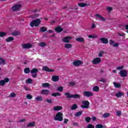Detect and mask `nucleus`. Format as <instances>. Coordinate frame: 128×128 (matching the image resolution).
Instances as JSON below:
<instances>
[{
	"label": "nucleus",
	"mask_w": 128,
	"mask_h": 128,
	"mask_svg": "<svg viewBox=\"0 0 128 128\" xmlns=\"http://www.w3.org/2000/svg\"><path fill=\"white\" fill-rule=\"evenodd\" d=\"M41 22H42V20H40V18L35 19L30 22V26L32 28H34V26L38 27L40 26V24Z\"/></svg>",
	"instance_id": "nucleus-1"
},
{
	"label": "nucleus",
	"mask_w": 128,
	"mask_h": 128,
	"mask_svg": "<svg viewBox=\"0 0 128 128\" xmlns=\"http://www.w3.org/2000/svg\"><path fill=\"white\" fill-rule=\"evenodd\" d=\"M64 94L66 96V98H77L78 100L80 98V95L78 94H70V92H66Z\"/></svg>",
	"instance_id": "nucleus-2"
},
{
	"label": "nucleus",
	"mask_w": 128,
	"mask_h": 128,
	"mask_svg": "<svg viewBox=\"0 0 128 128\" xmlns=\"http://www.w3.org/2000/svg\"><path fill=\"white\" fill-rule=\"evenodd\" d=\"M63 114L62 112H59L56 114L54 117V120H58V122H62L64 118L62 117Z\"/></svg>",
	"instance_id": "nucleus-3"
},
{
	"label": "nucleus",
	"mask_w": 128,
	"mask_h": 128,
	"mask_svg": "<svg viewBox=\"0 0 128 128\" xmlns=\"http://www.w3.org/2000/svg\"><path fill=\"white\" fill-rule=\"evenodd\" d=\"M119 74L121 78H126L128 76V70H122L120 71Z\"/></svg>",
	"instance_id": "nucleus-4"
},
{
	"label": "nucleus",
	"mask_w": 128,
	"mask_h": 128,
	"mask_svg": "<svg viewBox=\"0 0 128 128\" xmlns=\"http://www.w3.org/2000/svg\"><path fill=\"white\" fill-rule=\"evenodd\" d=\"M82 104H84V105L81 106V108H90V102L88 100H84L82 102Z\"/></svg>",
	"instance_id": "nucleus-5"
},
{
	"label": "nucleus",
	"mask_w": 128,
	"mask_h": 128,
	"mask_svg": "<svg viewBox=\"0 0 128 128\" xmlns=\"http://www.w3.org/2000/svg\"><path fill=\"white\" fill-rule=\"evenodd\" d=\"M22 8V5L20 4H14L12 8V10L13 12H18Z\"/></svg>",
	"instance_id": "nucleus-6"
},
{
	"label": "nucleus",
	"mask_w": 128,
	"mask_h": 128,
	"mask_svg": "<svg viewBox=\"0 0 128 128\" xmlns=\"http://www.w3.org/2000/svg\"><path fill=\"white\" fill-rule=\"evenodd\" d=\"M30 72L32 74V78H36L37 76V74L38 72V68H34L30 70Z\"/></svg>",
	"instance_id": "nucleus-7"
},
{
	"label": "nucleus",
	"mask_w": 128,
	"mask_h": 128,
	"mask_svg": "<svg viewBox=\"0 0 128 128\" xmlns=\"http://www.w3.org/2000/svg\"><path fill=\"white\" fill-rule=\"evenodd\" d=\"M82 64H84V62L80 60H76L72 62L74 66H82Z\"/></svg>",
	"instance_id": "nucleus-8"
},
{
	"label": "nucleus",
	"mask_w": 128,
	"mask_h": 128,
	"mask_svg": "<svg viewBox=\"0 0 128 128\" xmlns=\"http://www.w3.org/2000/svg\"><path fill=\"white\" fill-rule=\"evenodd\" d=\"M22 48L24 50H28V48H32V45L30 44H22Z\"/></svg>",
	"instance_id": "nucleus-9"
},
{
	"label": "nucleus",
	"mask_w": 128,
	"mask_h": 128,
	"mask_svg": "<svg viewBox=\"0 0 128 128\" xmlns=\"http://www.w3.org/2000/svg\"><path fill=\"white\" fill-rule=\"evenodd\" d=\"M102 62V59L100 58H94L92 62L94 64H98Z\"/></svg>",
	"instance_id": "nucleus-10"
},
{
	"label": "nucleus",
	"mask_w": 128,
	"mask_h": 128,
	"mask_svg": "<svg viewBox=\"0 0 128 128\" xmlns=\"http://www.w3.org/2000/svg\"><path fill=\"white\" fill-rule=\"evenodd\" d=\"M83 94L84 96H87L88 98H90V96H94V93L90 91H85L83 92Z\"/></svg>",
	"instance_id": "nucleus-11"
},
{
	"label": "nucleus",
	"mask_w": 128,
	"mask_h": 128,
	"mask_svg": "<svg viewBox=\"0 0 128 128\" xmlns=\"http://www.w3.org/2000/svg\"><path fill=\"white\" fill-rule=\"evenodd\" d=\"M10 82V78H6L3 80H0V86H4L6 84V82Z\"/></svg>",
	"instance_id": "nucleus-12"
},
{
	"label": "nucleus",
	"mask_w": 128,
	"mask_h": 128,
	"mask_svg": "<svg viewBox=\"0 0 128 128\" xmlns=\"http://www.w3.org/2000/svg\"><path fill=\"white\" fill-rule=\"evenodd\" d=\"M71 38L72 37L70 36H66L62 38V41L63 42H66V44H68V42H70Z\"/></svg>",
	"instance_id": "nucleus-13"
},
{
	"label": "nucleus",
	"mask_w": 128,
	"mask_h": 128,
	"mask_svg": "<svg viewBox=\"0 0 128 128\" xmlns=\"http://www.w3.org/2000/svg\"><path fill=\"white\" fill-rule=\"evenodd\" d=\"M100 40L102 44H108V38H100Z\"/></svg>",
	"instance_id": "nucleus-14"
},
{
	"label": "nucleus",
	"mask_w": 128,
	"mask_h": 128,
	"mask_svg": "<svg viewBox=\"0 0 128 128\" xmlns=\"http://www.w3.org/2000/svg\"><path fill=\"white\" fill-rule=\"evenodd\" d=\"M42 70L45 72H54V70H51L50 68H48V67L46 66H44L42 68Z\"/></svg>",
	"instance_id": "nucleus-15"
},
{
	"label": "nucleus",
	"mask_w": 128,
	"mask_h": 128,
	"mask_svg": "<svg viewBox=\"0 0 128 128\" xmlns=\"http://www.w3.org/2000/svg\"><path fill=\"white\" fill-rule=\"evenodd\" d=\"M50 92L48 90H41V94H45L46 96H48V94H50Z\"/></svg>",
	"instance_id": "nucleus-16"
},
{
	"label": "nucleus",
	"mask_w": 128,
	"mask_h": 128,
	"mask_svg": "<svg viewBox=\"0 0 128 128\" xmlns=\"http://www.w3.org/2000/svg\"><path fill=\"white\" fill-rule=\"evenodd\" d=\"M52 82H58L60 80V77L58 76H52Z\"/></svg>",
	"instance_id": "nucleus-17"
},
{
	"label": "nucleus",
	"mask_w": 128,
	"mask_h": 128,
	"mask_svg": "<svg viewBox=\"0 0 128 128\" xmlns=\"http://www.w3.org/2000/svg\"><path fill=\"white\" fill-rule=\"evenodd\" d=\"M124 92H118L116 94V96L117 98H122V96H124Z\"/></svg>",
	"instance_id": "nucleus-18"
},
{
	"label": "nucleus",
	"mask_w": 128,
	"mask_h": 128,
	"mask_svg": "<svg viewBox=\"0 0 128 128\" xmlns=\"http://www.w3.org/2000/svg\"><path fill=\"white\" fill-rule=\"evenodd\" d=\"M78 6H80V8H84V6H90V4H86V3H78Z\"/></svg>",
	"instance_id": "nucleus-19"
},
{
	"label": "nucleus",
	"mask_w": 128,
	"mask_h": 128,
	"mask_svg": "<svg viewBox=\"0 0 128 128\" xmlns=\"http://www.w3.org/2000/svg\"><path fill=\"white\" fill-rule=\"evenodd\" d=\"M56 32H62V30H64V29L62 28H60V26H58L55 29Z\"/></svg>",
	"instance_id": "nucleus-20"
},
{
	"label": "nucleus",
	"mask_w": 128,
	"mask_h": 128,
	"mask_svg": "<svg viewBox=\"0 0 128 128\" xmlns=\"http://www.w3.org/2000/svg\"><path fill=\"white\" fill-rule=\"evenodd\" d=\"M34 126H36V122H32L29 123V124L26 126V127H27V128H34Z\"/></svg>",
	"instance_id": "nucleus-21"
},
{
	"label": "nucleus",
	"mask_w": 128,
	"mask_h": 128,
	"mask_svg": "<svg viewBox=\"0 0 128 128\" xmlns=\"http://www.w3.org/2000/svg\"><path fill=\"white\" fill-rule=\"evenodd\" d=\"M40 16V14H34V15H32L30 16H28V18H30L32 20H34L36 18H38Z\"/></svg>",
	"instance_id": "nucleus-22"
},
{
	"label": "nucleus",
	"mask_w": 128,
	"mask_h": 128,
	"mask_svg": "<svg viewBox=\"0 0 128 128\" xmlns=\"http://www.w3.org/2000/svg\"><path fill=\"white\" fill-rule=\"evenodd\" d=\"M60 110H62V106H56L54 107V110L56 111Z\"/></svg>",
	"instance_id": "nucleus-23"
},
{
	"label": "nucleus",
	"mask_w": 128,
	"mask_h": 128,
	"mask_svg": "<svg viewBox=\"0 0 128 128\" xmlns=\"http://www.w3.org/2000/svg\"><path fill=\"white\" fill-rule=\"evenodd\" d=\"M64 48H68V49L72 48V44H64Z\"/></svg>",
	"instance_id": "nucleus-24"
},
{
	"label": "nucleus",
	"mask_w": 128,
	"mask_h": 128,
	"mask_svg": "<svg viewBox=\"0 0 128 128\" xmlns=\"http://www.w3.org/2000/svg\"><path fill=\"white\" fill-rule=\"evenodd\" d=\"M76 42H84V38H76Z\"/></svg>",
	"instance_id": "nucleus-25"
},
{
	"label": "nucleus",
	"mask_w": 128,
	"mask_h": 128,
	"mask_svg": "<svg viewBox=\"0 0 128 128\" xmlns=\"http://www.w3.org/2000/svg\"><path fill=\"white\" fill-rule=\"evenodd\" d=\"M35 100L37 102H42L44 100V99H42V96H37L35 98Z\"/></svg>",
	"instance_id": "nucleus-26"
},
{
	"label": "nucleus",
	"mask_w": 128,
	"mask_h": 128,
	"mask_svg": "<svg viewBox=\"0 0 128 128\" xmlns=\"http://www.w3.org/2000/svg\"><path fill=\"white\" fill-rule=\"evenodd\" d=\"M115 88H122V84H120L119 83H116V82H114L113 83Z\"/></svg>",
	"instance_id": "nucleus-27"
},
{
	"label": "nucleus",
	"mask_w": 128,
	"mask_h": 128,
	"mask_svg": "<svg viewBox=\"0 0 128 128\" xmlns=\"http://www.w3.org/2000/svg\"><path fill=\"white\" fill-rule=\"evenodd\" d=\"M92 90L94 92H98L100 90V87H98V86H94L92 88Z\"/></svg>",
	"instance_id": "nucleus-28"
},
{
	"label": "nucleus",
	"mask_w": 128,
	"mask_h": 128,
	"mask_svg": "<svg viewBox=\"0 0 128 128\" xmlns=\"http://www.w3.org/2000/svg\"><path fill=\"white\" fill-rule=\"evenodd\" d=\"M110 116V113L106 112L103 114V115L102 116V118H108Z\"/></svg>",
	"instance_id": "nucleus-29"
},
{
	"label": "nucleus",
	"mask_w": 128,
	"mask_h": 128,
	"mask_svg": "<svg viewBox=\"0 0 128 128\" xmlns=\"http://www.w3.org/2000/svg\"><path fill=\"white\" fill-rule=\"evenodd\" d=\"M20 34V32L18 31L14 32L12 33V36H18Z\"/></svg>",
	"instance_id": "nucleus-30"
},
{
	"label": "nucleus",
	"mask_w": 128,
	"mask_h": 128,
	"mask_svg": "<svg viewBox=\"0 0 128 128\" xmlns=\"http://www.w3.org/2000/svg\"><path fill=\"white\" fill-rule=\"evenodd\" d=\"M46 30H48V29H46L45 26L41 27L40 30V32H46Z\"/></svg>",
	"instance_id": "nucleus-31"
},
{
	"label": "nucleus",
	"mask_w": 128,
	"mask_h": 128,
	"mask_svg": "<svg viewBox=\"0 0 128 128\" xmlns=\"http://www.w3.org/2000/svg\"><path fill=\"white\" fill-rule=\"evenodd\" d=\"M82 111H81V112L79 111L75 114L74 116L76 117L80 116H82Z\"/></svg>",
	"instance_id": "nucleus-32"
},
{
	"label": "nucleus",
	"mask_w": 128,
	"mask_h": 128,
	"mask_svg": "<svg viewBox=\"0 0 128 128\" xmlns=\"http://www.w3.org/2000/svg\"><path fill=\"white\" fill-rule=\"evenodd\" d=\"M14 40V37H8L7 39H6V42H12Z\"/></svg>",
	"instance_id": "nucleus-33"
},
{
	"label": "nucleus",
	"mask_w": 128,
	"mask_h": 128,
	"mask_svg": "<svg viewBox=\"0 0 128 128\" xmlns=\"http://www.w3.org/2000/svg\"><path fill=\"white\" fill-rule=\"evenodd\" d=\"M32 82V80L31 78H28L27 80H26V83L27 84H30Z\"/></svg>",
	"instance_id": "nucleus-34"
},
{
	"label": "nucleus",
	"mask_w": 128,
	"mask_h": 128,
	"mask_svg": "<svg viewBox=\"0 0 128 128\" xmlns=\"http://www.w3.org/2000/svg\"><path fill=\"white\" fill-rule=\"evenodd\" d=\"M50 84L48 83H43L42 84V86L43 88H50Z\"/></svg>",
	"instance_id": "nucleus-35"
},
{
	"label": "nucleus",
	"mask_w": 128,
	"mask_h": 128,
	"mask_svg": "<svg viewBox=\"0 0 128 128\" xmlns=\"http://www.w3.org/2000/svg\"><path fill=\"white\" fill-rule=\"evenodd\" d=\"M90 120H92V118H90V117H86V118H85V121L88 124L90 122Z\"/></svg>",
	"instance_id": "nucleus-36"
},
{
	"label": "nucleus",
	"mask_w": 128,
	"mask_h": 128,
	"mask_svg": "<svg viewBox=\"0 0 128 128\" xmlns=\"http://www.w3.org/2000/svg\"><path fill=\"white\" fill-rule=\"evenodd\" d=\"M76 108H78V105H76V104H74L71 107L72 110H76Z\"/></svg>",
	"instance_id": "nucleus-37"
},
{
	"label": "nucleus",
	"mask_w": 128,
	"mask_h": 128,
	"mask_svg": "<svg viewBox=\"0 0 128 128\" xmlns=\"http://www.w3.org/2000/svg\"><path fill=\"white\" fill-rule=\"evenodd\" d=\"M0 64H6V60L2 58H0Z\"/></svg>",
	"instance_id": "nucleus-38"
},
{
	"label": "nucleus",
	"mask_w": 128,
	"mask_h": 128,
	"mask_svg": "<svg viewBox=\"0 0 128 128\" xmlns=\"http://www.w3.org/2000/svg\"><path fill=\"white\" fill-rule=\"evenodd\" d=\"M39 46H41L42 48H44V46H46V44L44 42H40Z\"/></svg>",
	"instance_id": "nucleus-39"
},
{
	"label": "nucleus",
	"mask_w": 128,
	"mask_h": 128,
	"mask_svg": "<svg viewBox=\"0 0 128 128\" xmlns=\"http://www.w3.org/2000/svg\"><path fill=\"white\" fill-rule=\"evenodd\" d=\"M88 38H98V36L96 35L95 34H94V35H89L88 36Z\"/></svg>",
	"instance_id": "nucleus-40"
},
{
	"label": "nucleus",
	"mask_w": 128,
	"mask_h": 128,
	"mask_svg": "<svg viewBox=\"0 0 128 128\" xmlns=\"http://www.w3.org/2000/svg\"><path fill=\"white\" fill-rule=\"evenodd\" d=\"M30 68H26L24 70V72L25 74H30Z\"/></svg>",
	"instance_id": "nucleus-41"
},
{
	"label": "nucleus",
	"mask_w": 128,
	"mask_h": 128,
	"mask_svg": "<svg viewBox=\"0 0 128 128\" xmlns=\"http://www.w3.org/2000/svg\"><path fill=\"white\" fill-rule=\"evenodd\" d=\"M10 98H16V94L14 92H12L9 96Z\"/></svg>",
	"instance_id": "nucleus-42"
},
{
	"label": "nucleus",
	"mask_w": 128,
	"mask_h": 128,
	"mask_svg": "<svg viewBox=\"0 0 128 128\" xmlns=\"http://www.w3.org/2000/svg\"><path fill=\"white\" fill-rule=\"evenodd\" d=\"M6 36V33L4 32H0V38H4Z\"/></svg>",
	"instance_id": "nucleus-43"
},
{
	"label": "nucleus",
	"mask_w": 128,
	"mask_h": 128,
	"mask_svg": "<svg viewBox=\"0 0 128 128\" xmlns=\"http://www.w3.org/2000/svg\"><path fill=\"white\" fill-rule=\"evenodd\" d=\"M61 94L58 92H56V93H53L52 94V96H60Z\"/></svg>",
	"instance_id": "nucleus-44"
},
{
	"label": "nucleus",
	"mask_w": 128,
	"mask_h": 128,
	"mask_svg": "<svg viewBox=\"0 0 128 128\" xmlns=\"http://www.w3.org/2000/svg\"><path fill=\"white\" fill-rule=\"evenodd\" d=\"M95 128H104V125L98 124L96 126Z\"/></svg>",
	"instance_id": "nucleus-45"
},
{
	"label": "nucleus",
	"mask_w": 128,
	"mask_h": 128,
	"mask_svg": "<svg viewBox=\"0 0 128 128\" xmlns=\"http://www.w3.org/2000/svg\"><path fill=\"white\" fill-rule=\"evenodd\" d=\"M76 84L75 82H69V86H76Z\"/></svg>",
	"instance_id": "nucleus-46"
},
{
	"label": "nucleus",
	"mask_w": 128,
	"mask_h": 128,
	"mask_svg": "<svg viewBox=\"0 0 128 128\" xmlns=\"http://www.w3.org/2000/svg\"><path fill=\"white\" fill-rule=\"evenodd\" d=\"M57 90L58 92H62L64 90V88L62 86H59L57 88Z\"/></svg>",
	"instance_id": "nucleus-47"
},
{
	"label": "nucleus",
	"mask_w": 128,
	"mask_h": 128,
	"mask_svg": "<svg viewBox=\"0 0 128 128\" xmlns=\"http://www.w3.org/2000/svg\"><path fill=\"white\" fill-rule=\"evenodd\" d=\"M101 16L100 14H96L95 17L96 18V20H99L101 18Z\"/></svg>",
	"instance_id": "nucleus-48"
},
{
	"label": "nucleus",
	"mask_w": 128,
	"mask_h": 128,
	"mask_svg": "<svg viewBox=\"0 0 128 128\" xmlns=\"http://www.w3.org/2000/svg\"><path fill=\"white\" fill-rule=\"evenodd\" d=\"M99 82H108V80H106V79L102 78H101L100 80H99Z\"/></svg>",
	"instance_id": "nucleus-49"
},
{
	"label": "nucleus",
	"mask_w": 128,
	"mask_h": 128,
	"mask_svg": "<svg viewBox=\"0 0 128 128\" xmlns=\"http://www.w3.org/2000/svg\"><path fill=\"white\" fill-rule=\"evenodd\" d=\"M103 54H104V51H101L98 54V56H100V58H102V56Z\"/></svg>",
	"instance_id": "nucleus-50"
},
{
	"label": "nucleus",
	"mask_w": 128,
	"mask_h": 128,
	"mask_svg": "<svg viewBox=\"0 0 128 128\" xmlns=\"http://www.w3.org/2000/svg\"><path fill=\"white\" fill-rule=\"evenodd\" d=\"M87 128H94V126L92 124H88L87 126Z\"/></svg>",
	"instance_id": "nucleus-51"
},
{
	"label": "nucleus",
	"mask_w": 128,
	"mask_h": 128,
	"mask_svg": "<svg viewBox=\"0 0 128 128\" xmlns=\"http://www.w3.org/2000/svg\"><path fill=\"white\" fill-rule=\"evenodd\" d=\"M26 98H28V100H32V95L28 94L26 95Z\"/></svg>",
	"instance_id": "nucleus-52"
},
{
	"label": "nucleus",
	"mask_w": 128,
	"mask_h": 128,
	"mask_svg": "<svg viewBox=\"0 0 128 128\" xmlns=\"http://www.w3.org/2000/svg\"><path fill=\"white\" fill-rule=\"evenodd\" d=\"M99 20L101 22H106V19L102 16H101V18H99Z\"/></svg>",
	"instance_id": "nucleus-53"
},
{
	"label": "nucleus",
	"mask_w": 128,
	"mask_h": 128,
	"mask_svg": "<svg viewBox=\"0 0 128 128\" xmlns=\"http://www.w3.org/2000/svg\"><path fill=\"white\" fill-rule=\"evenodd\" d=\"M116 70H122V68H124V66H118V67H116Z\"/></svg>",
	"instance_id": "nucleus-54"
},
{
	"label": "nucleus",
	"mask_w": 128,
	"mask_h": 128,
	"mask_svg": "<svg viewBox=\"0 0 128 128\" xmlns=\"http://www.w3.org/2000/svg\"><path fill=\"white\" fill-rule=\"evenodd\" d=\"M107 10L108 12H112V7L107 8Z\"/></svg>",
	"instance_id": "nucleus-55"
},
{
	"label": "nucleus",
	"mask_w": 128,
	"mask_h": 128,
	"mask_svg": "<svg viewBox=\"0 0 128 128\" xmlns=\"http://www.w3.org/2000/svg\"><path fill=\"white\" fill-rule=\"evenodd\" d=\"M116 114L118 116H120L122 114V112L120 111H117Z\"/></svg>",
	"instance_id": "nucleus-56"
},
{
	"label": "nucleus",
	"mask_w": 128,
	"mask_h": 128,
	"mask_svg": "<svg viewBox=\"0 0 128 128\" xmlns=\"http://www.w3.org/2000/svg\"><path fill=\"white\" fill-rule=\"evenodd\" d=\"M118 36H125L124 33L120 34V32H118Z\"/></svg>",
	"instance_id": "nucleus-57"
},
{
	"label": "nucleus",
	"mask_w": 128,
	"mask_h": 128,
	"mask_svg": "<svg viewBox=\"0 0 128 128\" xmlns=\"http://www.w3.org/2000/svg\"><path fill=\"white\" fill-rule=\"evenodd\" d=\"M118 43H115L112 45V46H114V48H118Z\"/></svg>",
	"instance_id": "nucleus-58"
},
{
	"label": "nucleus",
	"mask_w": 128,
	"mask_h": 128,
	"mask_svg": "<svg viewBox=\"0 0 128 128\" xmlns=\"http://www.w3.org/2000/svg\"><path fill=\"white\" fill-rule=\"evenodd\" d=\"M96 28V24H92L91 28Z\"/></svg>",
	"instance_id": "nucleus-59"
},
{
	"label": "nucleus",
	"mask_w": 128,
	"mask_h": 128,
	"mask_svg": "<svg viewBox=\"0 0 128 128\" xmlns=\"http://www.w3.org/2000/svg\"><path fill=\"white\" fill-rule=\"evenodd\" d=\"M120 28H122L124 30V28H126V26L124 25H121L120 26Z\"/></svg>",
	"instance_id": "nucleus-60"
},
{
	"label": "nucleus",
	"mask_w": 128,
	"mask_h": 128,
	"mask_svg": "<svg viewBox=\"0 0 128 128\" xmlns=\"http://www.w3.org/2000/svg\"><path fill=\"white\" fill-rule=\"evenodd\" d=\"M68 119L64 118V124H68Z\"/></svg>",
	"instance_id": "nucleus-61"
},
{
	"label": "nucleus",
	"mask_w": 128,
	"mask_h": 128,
	"mask_svg": "<svg viewBox=\"0 0 128 128\" xmlns=\"http://www.w3.org/2000/svg\"><path fill=\"white\" fill-rule=\"evenodd\" d=\"M110 45L114 44V42L112 40H110Z\"/></svg>",
	"instance_id": "nucleus-62"
},
{
	"label": "nucleus",
	"mask_w": 128,
	"mask_h": 128,
	"mask_svg": "<svg viewBox=\"0 0 128 128\" xmlns=\"http://www.w3.org/2000/svg\"><path fill=\"white\" fill-rule=\"evenodd\" d=\"M24 88L26 90H30V89L26 86H24Z\"/></svg>",
	"instance_id": "nucleus-63"
},
{
	"label": "nucleus",
	"mask_w": 128,
	"mask_h": 128,
	"mask_svg": "<svg viewBox=\"0 0 128 128\" xmlns=\"http://www.w3.org/2000/svg\"><path fill=\"white\" fill-rule=\"evenodd\" d=\"M125 28H126V30H126V32H128V24L125 25Z\"/></svg>",
	"instance_id": "nucleus-64"
}]
</instances>
